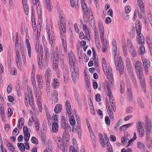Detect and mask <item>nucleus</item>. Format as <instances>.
<instances>
[{
    "instance_id": "obj_1",
    "label": "nucleus",
    "mask_w": 152,
    "mask_h": 152,
    "mask_svg": "<svg viewBox=\"0 0 152 152\" xmlns=\"http://www.w3.org/2000/svg\"><path fill=\"white\" fill-rule=\"evenodd\" d=\"M68 58L69 65L71 66V71L72 80L74 83L77 81V79L78 78V68L75 62V58L74 53L70 51L68 53Z\"/></svg>"
},
{
    "instance_id": "obj_2",
    "label": "nucleus",
    "mask_w": 152,
    "mask_h": 152,
    "mask_svg": "<svg viewBox=\"0 0 152 152\" xmlns=\"http://www.w3.org/2000/svg\"><path fill=\"white\" fill-rule=\"evenodd\" d=\"M109 84L107 81H105L102 84V87L106 94L108 96L109 101L112 107L113 110L114 112L116 110V108L114 105V98L113 96L112 93L109 88Z\"/></svg>"
},
{
    "instance_id": "obj_3",
    "label": "nucleus",
    "mask_w": 152,
    "mask_h": 152,
    "mask_svg": "<svg viewBox=\"0 0 152 152\" xmlns=\"http://www.w3.org/2000/svg\"><path fill=\"white\" fill-rule=\"evenodd\" d=\"M126 84L127 91V100L131 102L132 99V91L131 90V87L130 81L127 76H126Z\"/></svg>"
},
{
    "instance_id": "obj_4",
    "label": "nucleus",
    "mask_w": 152,
    "mask_h": 152,
    "mask_svg": "<svg viewBox=\"0 0 152 152\" xmlns=\"http://www.w3.org/2000/svg\"><path fill=\"white\" fill-rule=\"evenodd\" d=\"M28 95L27 94H26V95L25 97V105L27 106L28 105V103L27 102V104H26V102H27V100H28V102H29V104H30L33 110L34 109V100L33 99L32 93L31 91H29L28 92Z\"/></svg>"
},
{
    "instance_id": "obj_5",
    "label": "nucleus",
    "mask_w": 152,
    "mask_h": 152,
    "mask_svg": "<svg viewBox=\"0 0 152 152\" xmlns=\"http://www.w3.org/2000/svg\"><path fill=\"white\" fill-rule=\"evenodd\" d=\"M152 124L148 116L146 115L145 124V132H152Z\"/></svg>"
},
{
    "instance_id": "obj_6",
    "label": "nucleus",
    "mask_w": 152,
    "mask_h": 152,
    "mask_svg": "<svg viewBox=\"0 0 152 152\" xmlns=\"http://www.w3.org/2000/svg\"><path fill=\"white\" fill-rule=\"evenodd\" d=\"M115 64L116 67H119V71L121 75L123 74L124 71L123 63L121 59L120 58L118 60H114Z\"/></svg>"
},
{
    "instance_id": "obj_7",
    "label": "nucleus",
    "mask_w": 152,
    "mask_h": 152,
    "mask_svg": "<svg viewBox=\"0 0 152 152\" xmlns=\"http://www.w3.org/2000/svg\"><path fill=\"white\" fill-rule=\"evenodd\" d=\"M60 24L58 25L59 29L61 31L62 30L64 33L66 32V23L62 17H60Z\"/></svg>"
},
{
    "instance_id": "obj_8",
    "label": "nucleus",
    "mask_w": 152,
    "mask_h": 152,
    "mask_svg": "<svg viewBox=\"0 0 152 152\" xmlns=\"http://www.w3.org/2000/svg\"><path fill=\"white\" fill-rule=\"evenodd\" d=\"M105 74H106L107 79H109V81L112 84V85H113V80L112 77L113 76L112 69L111 66H108L107 73L105 72Z\"/></svg>"
},
{
    "instance_id": "obj_9",
    "label": "nucleus",
    "mask_w": 152,
    "mask_h": 152,
    "mask_svg": "<svg viewBox=\"0 0 152 152\" xmlns=\"http://www.w3.org/2000/svg\"><path fill=\"white\" fill-rule=\"evenodd\" d=\"M61 139L60 137H57L55 139V140L58 147L60 148L62 151L64 152L65 151V148L63 143L61 141Z\"/></svg>"
},
{
    "instance_id": "obj_10",
    "label": "nucleus",
    "mask_w": 152,
    "mask_h": 152,
    "mask_svg": "<svg viewBox=\"0 0 152 152\" xmlns=\"http://www.w3.org/2000/svg\"><path fill=\"white\" fill-rule=\"evenodd\" d=\"M142 62L145 72L147 75H148V68L150 66V62L149 61L145 59L142 60Z\"/></svg>"
},
{
    "instance_id": "obj_11",
    "label": "nucleus",
    "mask_w": 152,
    "mask_h": 152,
    "mask_svg": "<svg viewBox=\"0 0 152 152\" xmlns=\"http://www.w3.org/2000/svg\"><path fill=\"white\" fill-rule=\"evenodd\" d=\"M52 72L50 68H48L45 70V80L50 81L52 77Z\"/></svg>"
},
{
    "instance_id": "obj_12",
    "label": "nucleus",
    "mask_w": 152,
    "mask_h": 152,
    "mask_svg": "<svg viewBox=\"0 0 152 152\" xmlns=\"http://www.w3.org/2000/svg\"><path fill=\"white\" fill-rule=\"evenodd\" d=\"M99 28L100 37L101 38H103L104 35V29L101 22H99Z\"/></svg>"
},
{
    "instance_id": "obj_13",
    "label": "nucleus",
    "mask_w": 152,
    "mask_h": 152,
    "mask_svg": "<svg viewBox=\"0 0 152 152\" xmlns=\"http://www.w3.org/2000/svg\"><path fill=\"white\" fill-rule=\"evenodd\" d=\"M142 70H136V73L138 78L140 80V83L145 81V79L142 74Z\"/></svg>"
},
{
    "instance_id": "obj_14",
    "label": "nucleus",
    "mask_w": 152,
    "mask_h": 152,
    "mask_svg": "<svg viewBox=\"0 0 152 152\" xmlns=\"http://www.w3.org/2000/svg\"><path fill=\"white\" fill-rule=\"evenodd\" d=\"M45 4L47 10L50 12L52 11V3L51 0H44Z\"/></svg>"
},
{
    "instance_id": "obj_15",
    "label": "nucleus",
    "mask_w": 152,
    "mask_h": 152,
    "mask_svg": "<svg viewBox=\"0 0 152 152\" xmlns=\"http://www.w3.org/2000/svg\"><path fill=\"white\" fill-rule=\"evenodd\" d=\"M130 77H131L132 82L133 85L135 88L137 89V80L135 76L134 75V74L132 73L130 75H129Z\"/></svg>"
},
{
    "instance_id": "obj_16",
    "label": "nucleus",
    "mask_w": 152,
    "mask_h": 152,
    "mask_svg": "<svg viewBox=\"0 0 152 152\" xmlns=\"http://www.w3.org/2000/svg\"><path fill=\"white\" fill-rule=\"evenodd\" d=\"M138 41V44L140 45H143L145 43V39L142 34H139L137 37Z\"/></svg>"
},
{
    "instance_id": "obj_17",
    "label": "nucleus",
    "mask_w": 152,
    "mask_h": 152,
    "mask_svg": "<svg viewBox=\"0 0 152 152\" xmlns=\"http://www.w3.org/2000/svg\"><path fill=\"white\" fill-rule=\"evenodd\" d=\"M58 126L56 122H54L52 124V131L53 132L56 133L58 130Z\"/></svg>"
},
{
    "instance_id": "obj_18",
    "label": "nucleus",
    "mask_w": 152,
    "mask_h": 152,
    "mask_svg": "<svg viewBox=\"0 0 152 152\" xmlns=\"http://www.w3.org/2000/svg\"><path fill=\"white\" fill-rule=\"evenodd\" d=\"M106 62L104 58H103L102 59V64L103 70L105 73H107L108 68L106 65Z\"/></svg>"
},
{
    "instance_id": "obj_19",
    "label": "nucleus",
    "mask_w": 152,
    "mask_h": 152,
    "mask_svg": "<svg viewBox=\"0 0 152 152\" xmlns=\"http://www.w3.org/2000/svg\"><path fill=\"white\" fill-rule=\"evenodd\" d=\"M142 63L141 62L137 61L135 64V68L136 70H142Z\"/></svg>"
},
{
    "instance_id": "obj_20",
    "label": "nucleus",
    "mask_w": 152,
    "mask_h": 152,
    "mask_svg": "<svg viewBox=\"0 0 152 152\" xmlns=\"http://www.w3.org/2000/svg\"><path fill=\"white\" fill-rule=\"evenodd\" d=\"M62 106L61 104H57L55 107L54 111L56 113H58L60 112L61 110Z\"/></svg>"
},
{
    "instance_id": "obj_21",
    "label": "nucleus",
    "mask_w": 152,
    "mask_h": 152,
    "mask_svg": "<svg viewBox=\"0 0 152 152\" xmlns=\"http://www.w3.org/2000/svg\"><path fill=\"white\" fill-rule=\"evenodd\" d=\"M61 127L62 129L64 130L71 129V127L69 124H66V122H61Z\"/></svg>"
},
{
    "instance_id": "obj_22",
    "label": "nucleus",
    "mask_w": 152,
    "mask_h": 152,
    "mask_svg": "<svg viewBox=\"0 0 152 152\" xmlns=\"http://www.w3.org/2000/svg\"><path fill=\"white\" fill-rule=\"evenodd\" d=\"M136 28L137 33L138 35L141 34V25L139 22H137L136 23Z\"/></svg>"
},
{
    "instance_id": "obj_23",
    "label": "nucleus",
    "mask_w": 152,
    "mask_h": 152,
    "mask_svg": "<svg viewBox=\"0 0 152 152\" xmlns=\"http://www.w3.org/2000/svg\"><path fill=\"white\" fill-rule=\"evenodd\" d=\"M137 102L138 105L141 108H143L145 105L142 99L140 97H138L137 99Z\"/></svg>"
},
{
    "instance_id": "obj_24",
    "label": "nucleus",
    "mask_w": 152,
    "mask_h": 152,
    "mask_svg": "<svg viewBox=\"0 0 152 152\" xmlns=\"http://www.w3.org/2000/svg\"><path fill=\"white\" fill-rule=\"evenodd\" d=\"M83 28L84 29L85 34H86V37L88 39V40H89V39H88V37H89V38H90L89 32L88 29L87 28V27L86 25L85 24L83 25Z\"/></svg>"
},
{
    "instance_id": "obj_25",
    "label": "nucleus",
    "mask_w": 152,
    "mask_h": 152,
    "mask_svg": "<svg viewBox=\"0 0 152 152\" xmlns=\"http://www.w3.org/2000/svg\"><path fill=\"white\" fill-rule=\"evenodd\" d=\"M39 122L38 118L35 117V122L34 123V126L36 130L37 131L39 130Z\"/></svg>"
},
{
    "instance_id": "obj_26",
    "label": "nucleus",
    "mask_w": 152,
    "mask_h": 152,
    "mask_svg": "<svg viewBox=\"0 0 152 152\" xmlns=\"http://www.w3.org/2000/svg\"><path fill=\"white\" fill-rule=\"evenodd\" d=\"M130 138V136L129 135H126L125 136L122 137V141L121 143L122 144H124L125 142H126L127 140H129Z\"/></svg>"
},
{
    "instance_id": "obj_27",
    "label": "nucleus",
    "mask_w": 152,
    "mask_h": 152,
    "mask_svg": "<svg viewBox=\"0 0 152 152\" xmlns=\"http://www.w3.org/2000/svg\"><path fill=\"white\" fill-rule=\"evenodd\" d=\"M127 68V70L129 75L133 73L131 63L126 64Z\"/></svg>"
},
{
    "instance_id": "obj_28",
    "label": "nucleus",
    "mask_w": 152,
    "mask_h": 152,
    "mask_svg": "<svg viewBox=\"0 0 152 152\" xmlns=\"http://www.w3.org/2000/svg\"><path fill=\"white\" fill-rule=\"evenodd\" d=\"M24 119L23 118H21L19 119L18 121V128L21 129L24 124Z\"/></svg>"
},
{
    "instance_id": "obj_29",
    "label": "nucleus",
    "mask_w": 152,
    "mask_h": 152,
    "mask_svg": "<svg viewBox=\"0 0 152 152\" xmlns=\"http://www.w3.org/2000/svg\"><path fill=\"white\" fill-rule=\"evenodd\" d=\"M58 80L56 78L54 79L53 80L52 86L54 88H56L58 87Z\"/></svg>"
},
{
    "instance_id": "obj_30",
    "label": "nucleus",
    "mask_w": 152,
    "mask_h": 152,
    "mask_svg": "<svg viewBox=\"0 0 152 152\" xmlns=\"http://www.w3.org/2000/svg\"><path fill=\"white\" fill-rule=\"evenodd\" d=\"M43 54V52L42 51V49H41V48H40L39 53L38 57V62L39 61H41V60H42Z\"/></svg>"
},
{
    "instance_id": "obj_31",
    "label": "nucleus",
    "mask_w": 152,
    "mask_h": 152,
    "mask_svg": "<svg viewBox=\"0 0 152 152\" xmlns=\"http://www.w3.org/2000/svg\"><path fill=\"white\" fill-rule=\"evenodd\" d=\"M89 20L90 21V24L91 26L94 28V26H95V22L94 19V18L93 15H91V17H89Z\"/></svg>"
},
{
    "instance_id": "obj_32",
    "label": "nucleus",
    "mask_w": 152,
    "mask_h": 152,
    "mask_svg": "<svg viewBox=\"0 0 152 152\" xmlns=\"http://www.w3.org/2000/svg\"><path fill=\"white\" fill-rule=\"evenodd\" d=\"M17 145L21 151L23 152L24 151L25 149V146L23 143H18Z\"/></svg>"
},
{
    "instance_id": "obj_33",
    "label": "nucleus",
    "mask_w": 152,
    "mask_h": 152,
    "mask_svg": "<svg viewBox=\"0 0 152 152\" xmlns=\"http://www.w3.org/2000/svg\"><path fill=\"white\" fill-rule=\"evenodd\" d=\"M137 145L138 148L141 149L142 151H145V147L144 145L141 142H137Z\"/></svg>"
},
{
    "instance_id": "obj_34",
    "label": "nucleus",
    "mask_w": 152,
    "mask_h": 152,
    "mask_svg": "<svg viewBox=\"0 0 152 152\" xmlns=\"http://www.w3.org/2000/svg\"><path fill=\"white\" fill-rule=\"evenodd\" d=\"M129 51L132 57H135L137 56V52L134 48L129 50Z\"/></svg>"
},
{
    "instance_id": "obj_35",
    "label": "nucleus",
    "mask_w": 152,
    "mask_h": 152,
    "mask_svg": "<svg viewBox=\"0 0 152 152\" xmlns=\"http://www.w3.org/2000/svg\"><path fill=\"white\" fill-rule=\"evenodd\" d=\"M120 91L121 93L123 94L124 91V84L123 81H121L120 82Z\"/></svg>"
},
{
    "instance_id": "obj_36",
    "label": "nucleus",
    "mask_w": 152,
    "mask_h": 152,
    "mask_svg": "<svg viewBox=\"0 0 152 152\" xmlns=\"http://www.w3.org/2000/svg\"><path fill=\"white\" fill-rule=\"evenodd\" d=\"M127 43L129 50L134 48L132 43L129 40H128L127 41Z\"/></svg>"
},
{
    "instance_id": "obj_37",
    "label": "nucleus",
    "mask_w": 152,
    "mask_h": 152,
    "mask_svg": "<svg viewBox=\"0 0 152 152\" xmlns=\"http://www.w3.org/2000/svg\"><path fill=\"white\" fill-rule=\"evenodd\" d=\"M38 86L42 85V80L40 75H37V77Z\"/></svg>"
},
{
    "instance_id": "obj_38",
    "label": "nucleus",
    "mask_w": 152,
    "mask_h": 152,
    "mask_svg": "<svg viewBox=\"0 0 152 152\" xmlns=\"http://www.w3.org/2000/svg\"><path fill=\"white\" fill-rule=\"evenodd\" d=\"M138 51L141 54H144L145 51L144 46L142 45H141L139 48Z\"/></svg>"
},
{
    "instance_id": "obj_39",
    "label": "nucleus",
    "mask_w": 152,
    "mask_h": 152,
    "mask_svg": "<svg viewBox=\"0 0 152 152\" xmlns=\"http://www.w3.org/2000/svg\"><path fill=\"white\" fill-rule=\"evenodd\" d=\"M90 135L91 138L93 139L92 140V142H93V145L94 146H95V145H96L95 141L96 140L95 139V136L93 132H90Z\"/></svg>"
},
{
    "instance_id": "obj_40",
    "label": "nucleus",
    "mask_w": 152,
    "mask_h": 152,
    "mask_svg": "<svg viewBox=\"0 0 152 152\" xmlns=\"http://www.w3.org/2000/svg\"><path fill=\"white\" fill-rule=\"evenodd\" d=\"M69 121L70 125L73 126L74 125L75 123V121L73 116L72 115L69 120Z\"/></svg>"
},
{
    "instance_id": "obj_41",
    "label": "nucleus",
    "mask_w": 152,
    "mask_h": 152,
    "mask_svg": "<svg viewBox=\"0 0 152 152\" xmlns=\"http://www.w3.org/2000/svg\"><path fill=\"white\" fill-rule=\"evenodd\" d=\"M141 86L142 88V91L144 93H145L147 92V91H146V90L145 88V81H144L143 82H142L140 83Z\"/></svg>"
},
{
    "instance_id": "obj_42",
    "label": "nucleus",
    "mask_w": 152,
    "mask_h": 152,
    "mask_svg": "<svg viewBox=\"0 0 152 152\" xmlns=\"http://www.w3.org/2000/svg\"><path fill=\"white\" fill-rule=\"evenodd\" d=\"M141 86L142 88V91L144 93H145L147 92V91H146V90L145 88V81H144L143 82H142L140 83Z\"/></svg>"
},
{
    "instance_id": "obj_43",
    "label": "nucleus",
    "mask_w": 152,
    "mask_h": 152,
    "mask_svg": "<svg viewBox=\"0 0 152 152\" xmlns=\"http://www.w3.org/2000/svg\"><path fill=\"white\" fill-rule=\"evenodd\" d=\"M77 131L79 137L80 138L81 137V129L80 125H78L77 126Z\"/></svg>"
},
{
    "instance_id": "obj_44",
    "label": "nucleus",
    "mask_w": 152,
    "mask_h": 152,
    "mask_svg": "<svg viewBox=\"0 0 152 152\" xmlns=\"http://www.w3.org/2000/svg\"><path fill=\"white\" fill-rule=\"evenodd\" d=\"M82 9L83 10L84 13L85 15H87V11H86V10H87V7L85 4V3H83V4H82Z\"/></svg>"
},
{
    "instance_id": "obj_45",
    "label": "nucleus",
    "mask_w": 152,
    "mask_h": 152,
    "mask_svg": "<svg viewBox=\"0 0 152 152\" xmlns=\"http://www.w3.org/2000/svg\"><path fill=\"white\" fill-rule=\"evenodd\" d=\"M7 145L8 146L9 149L12 152H14L15 150V148L14 146L11 144L9 143H8Z\"/></svg>"
},
{
    "instance_id": "obj_46",
    "label": "nucleus",
    "mask_w": 152,
    "mask_h": 152,
    "mask_svg": "<svg viewBox=\"0 0 152 152\" xmlns=\"http://www.w3.org/2000/svg\"><path fill=\"white\" fill-rule=\"evenodd\" d=\"M138 132V134L139 136L140 137H142L144 136V130L143 129L137 130Z\"/></svg>"
},
{
    "instance_id": "obj_47",
    "label": "nucleus",
    "mask_w": 152,
    "mask_h": 152,
    "mask_svg": "<svg viewBox=\"0 0 152 152\" xmlns=\"http://www.w3.org/2000/svg\"><path fill=\"white\" fill-rule=\"evenodd\" d=\"M136 128L137 130L140 129L142 130V129H143L142 127V123L141 121H139L137 125Z\"/></svg>"
},
{
    "instance_id": "obj_48",
    "label": "nucleus",
    "mask_w": 152,
    "mask_h": 152,
    "mask_svg": "<svg viewBox=\"0 0 152 152\" xmlns=\"http://www.w3.org/2000/svg\"><path fill=\"white\" fill-rule=\"evenodd\" d=\"M30 137V134L28 133V134H25L24 136V139L25 141L26 142H27L29 140Z\"/></svg>"
},
{
    "instance_id": "obj_49",
    "label": "nucleus",
    "mask_w": 152,
    "mask_h": 152,
    "mask_svg": "<svg viewBox=\"0 0 152 152\" xmlns=\"http://www.w3.org/2000/svg\"><path fill=\"white\" fill-rule=\"evenodd\" d=\"M23 8L26 15H28V7L27 4L23 5Z\"/></svg>"
},
{
    "instance_id": "obj_50",
    "label": "nucleus",
    "mask_w": 152,
    "mask_h": 152,
    "mask_svg": "<svg viewBox=\"0 0 152 152\" xmlns=\"http://www.w3.org/2000/svg\"><path fill=\"white\" fill-rule=\"evenodd\" d=\"M107 149L109 151V152H113L111 145L110 143H108V142H107Z\"/></svg>"
},
{
    "instance_id": "obj_51",
    "label": "nucleus",
    "mask_w": 152,
    "mask_h": 152,
    "mask_svg": "<svg viewBox=\"0 0 152 152\" xmlns=\"http://www.w3.org/2000/svg\"><path fill=\"white\" fill-rule=\"evenodd\" d=\"M75 115L76 118V121L77 122V123L78 124V125H80V124L81 123L80 121V119L79 118V117L77 115V114L76 112H75Z\"/></svg>"
},
{
    "instance_id": "obj_52",
    "label": "nucleus",
    "mask_w": 152,
    "mask_h": 152,
    "mask_svg": "<svg viewBox=\"0 0 152 152\" xmlns=\"http://www.w3.org/2000/svg\"><path fill=\"white\" fill-rule=\"evenodd\" d=\"M105 121L106 124L108 125L109 126L110 124V120L108 116H106L105 118Z\"/></svg>"
},
{
    "instance_id": "obj_53",
    "label": "nucleus",
    "mask_w": 152,
    "mask_h": 152,
    "mask_svg": "<svg viewBox=\"0 0 152 152\" xmlns=\"http://www.w3.org/2000/svg\"><path fill=\"white\" fill-rule=\"evenodd\" d=\"M31 141L32 142L35 144H37L38 143V141L34 137H31Z\"/></svg>"
},
{
    "instance_id": "obj_54",
    "label": "nucleus",
    "mask_w": 152,
    "mask_h": 152,
    "mask_svg": "<svg viewBox=\"0 0 152 152\" xmlns=\"http://www.w3.org/2000/svg\"><path fill=\"white\" fill-rule=\"evenodd\" d=\"M20 53L22 56H25V49L24 47L22 45L20 46Z\"/></svg>"
},
{
    "instance_id": "obj_55",
    "label": "nucleus",
    "mask_w": 152,
    "mask_h": 152,
    "mask_svg": "<svg viewBox=\"0 0 152 152\" xmlns=\"http://www.w3.org/2000/svg\"><path fill=\"white\" fill-rule=\"evenodd\" d=\"M147 44L149 47L150 49L152 48V38L151 39V40H150V39L147 40Z\"/></svg>"
},
{
    "instance_id": "obj_56",
    "label": "nucleus",
    "mask_w": 152,
    "mask_h": 152,
    "mask_svg": "<svg viewBox=\"0 0 152 152\" xmlns=\"http://www.w3.org/2000/svg\"><path fill=\"white\" fill-rule=\"evenodd\" d=\"M129 34L131 38H132L134 37L135 34L134 31L133 30H132L130 31Z\"/></svg>"
},
{
    "instance_id": "obj_57",
    "label": "nucleus",
    "mask_w": 152,
    "mask_h": 152,
    "mask_svg": "<svg viewBox=\"0 0 152 152\" xmlns=\"http://www.w3.org/2000/svg\"><path fill=\"white\" fill-rule=\"evenodd\" d=\"M23 132L24 134L30 133L29 132H28V129L27 127L26 126H24L23 127Z\"/></svg>"
},
{
    "instance_id": "obj_58",
    "label": "nucleus",
    "mask_w": 152,
    "mask_h": 152,
    "mask_svg": "<svg viewBox=\"0 0 152 152\" xmlns=\"http://www.w3.org/2000/svg\"><path fill=\"white\" fill-rule=\"evenodd\" d=\"M8 117H10L12 114V109L10 107H9L8 109Z\"/></svg>"
},
{
    "instance_id": "obj_59",
    "label": "nucleus",
    "mask_w": 152,
    "mask_h": 152,
    "mask_svg": "<svg viewBox=\"0 0 152 152\" xmlns=\"http://www.w3.org/2000/svg\"><path fill=\"white\" fill-rule=\"evenodd\" d=\"M51 147L49 145H48L46 146V149L45 150L44 152H51Z\"/></svg>"
},
{
    "instance_id": "obj_60",
    "label": "nucleus",
    "mask_w": 152,
    "mask_h": 152,
    "mask_svg": "<svg viewBox=\"0 0 152 152\" xmlns=\"http://www.w3.org/2000/svg\"><path fill=\"white\" fill-rule=\"evenodd\" d=\"M96 100L98 102L101 100V97L99 94H98L96 95Z\"/></svg>"
},
{
    "instance_id": "obj_61",
    "label": "nucleus",
    "mask_w": 152,
    "mask_h": 152,
    "mask_svg": "<svg viewBox=\"0 0 152 152\" xmlns=\"http://www.w3.org/2000/svg\"><path fill=\"white\" fill-rule=\"evenodd\" d=\"M151 132H146V140L147 141H149L150 135V133Z\"/></svg>"
},
{
    "instance_id": "obj_62",
    "label": "nucleus",
    "mask_w": 152,
    "mask_h": 152,
    "mask_svg": "<svg viewBox=\"0 0 152 152\" xmlns=\"http://www.w3.org/2000/svg\"><path fill=\"white\" fill-rule=\"evenodd\" d=\"M41 26H40L37 30V39H38L39 36H40V31H41Z\"/></svg>"
},
{
    "instance_id": "obj_63",
    "label": "nucleus",
    "mask_w": 152,
    "mask_h": 152,
    "mask_svg": "<svg viewBox=\"0 0 152 152\" xmlns=\"http://www.w3.org/2000/svg\"><path fill=\"white\" fill-rule=\"evenodd\" d=\"M107 112L110 118L112 120H113L114 116L112 111H108Z\"/></svg>"
},
{
    "instance_id": "obj_64",
    "label": "nucleus",
    "mask_w": 152,
    "mask_h": 152,
    "mask_svg": "<svg viewBox=\"0 0 152 152\" xmlns=\"http://www.w3.org/2000/svg\"><path fill=\"white\" fill-rule=\"evenodd\" d=\"M127 128L125 125L121 126L119 129L120 131H124Z\"/></svg>"
}]
</instances>
